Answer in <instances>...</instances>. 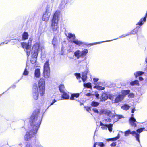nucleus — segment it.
I'll return each instance as SVG.
<instances>
[{
  "mask_svg": "<svg viewBox=\"0 0 147 147\" xmlns=\"http://www.w3.org/2000/svg\"><path fill=\"white\" fill-rule=\"evenodd\" d=\"M39 111L37 110L31 115L30 120V130L27 131L24 136V140L29 141L35 138L42 119V116H39Z\"/></svg>",
  "mask_w": 147,
  "mask_h": 147,
  "instance_id": "nucleus-1",
  "label": "nucleus"
},
{
  "mask_svg": "<svg viewBox=\"0 0 147 147\" xmlns=\"http://www.w3.org/2000/svg\"><path fill=\"white\" fill-rule=\"evenodd\" d=\"M60 13L58 11H57L55 13L52 20L51 28L53 31H56L58 28V17Z\"/></svg>",
  "mask_w": 147,
  "mask_h": 147,
  "instance_id": "nucleus-2",
  "label": "nucleus"
},
{
  "mask_svg": "<svg viewBox=\"0 0 147 147\" xmlns=\"http://www.w3.org/2000/svg\"><path fill=\"white\" fill-rule=\"evenodd\" d=\"M33 38L32 37L29 38L28 43L25 42H22L21 43V45L22 47L26 51L27 55L29 56L31 52V48L32 41Z\"/></svg>",
  "mask_w": 147,
  "mask_h": 147,
  "instance_id": "nucleus-3",
  "label": "nucleus"
},
{
  "mask_svg": "<svg viewBox=\"0 0 147 147\" xmlns=\"http://www.w3.org/2000/svg\"><path fill=\"white\" fill-rule=\"evenodd\" d=\"M52 10V8L51 6H47L46 11L43 13L42 17V20L43 21L47 22L49 20L51 14Z\"/></svg>",
  "mask_w": 147,
  "mask_h": 147,
  "instance_id": "nucleus-4",
  "label": "nucleus"
},
{
  "mask_svg": "<svg viewBox=\"0 0 147 147\" xmlns=\"http://www.w3.org/2000/svg\"><path fill=\"white\" fill-rule=\"evenodd\" d=\"M88 52V50L87 49H84L82 51L77 50L74 53V55L77 59L83 58L86 55Z\"/></svg>",
  "mask_w": 147,
  "mask_h": 147,
  "instance_id": "nucleus-5",
  "label": "nucleus"
},
{
  "mask_svg": "<svg viewBox=\"0 0 147 147\" xmlns=\"http://www.w3.org/2000/svg\"><path fill=\"white\" fill-rule=\"evenodd\" d=\"M43 75L45 78H47L50 76V69L49 60H47L45 63L44 66Z\"/></svg>",
  "mask_w": 147,
  "mask_h": 147,
  "instance_id": "nucleus-6",
  "label": "nucleus"
},
{
  "mask_svg": "<svg viewBox=\"0 0 147 147\" xmlns=\"http://www.w3.org/2000/svg\"><path fill=\"white\" fill-rule=\"evenodd\" d=\"M42 47L40 46V43L39 42L34 43L32 46L31 54L38 55L39 51L42 49Z\"/></svg>",
  "mask_w": 147,
  "mask_h": 147,
  "instance_id": "nucleus-7",
  "label": "nucleus"
},
{
  "mask_svg": "<svg viewBox=\"0 0 147 147\" xmlns=\"http://www.w3.org/2000/svg\"><path fill=\"white\" fill-rule=\"evenodd\" d=\"M109 98L112 101L113 103H117L123 100V97L121 94H118L116 96L111 95Z\"/></svg>",
  "mask_w": 147,
  "mask_h": 147,
  "instance_id": "nucleus-8",
  "label": "nucleus"
},
{
  "mask_svg": "<svg viewBox=\"0 0 147 147\" xmlns=\"http://www.w3.org/2000/svg\"><path fill=\"white\" fill-rule=\"evenodd\" d=\"M38 86L40 95L42 96L45 92V82L44 79H40L38 82Z\"/></svg>",
  "mask_w": 147,
  "mask_h": 147,
  "instance_id": "nucleus-9",
  "label": "nucleus"
},
{
  "mask_svg": "<svg viewBox=\"0 0 147 147\" xmlns=\"http://www.w3.org/2000/svg\"><path fill=\"white\" fill-rule=\"evenodd\" d=\"M100 114L104 115L109 117H113L114 114L110 110L108 109H101L100 111Z\"/></svg>",
  "mask_w": 147,
  "mask_h": 147,
  "instance_id": "nucleus-10",
  "label": "nucleus"
},
{
  "mask_svg": "<svg viewBox=\"0 0 147 147\" xmlns=\"http://www.w3.org/2000/svg\"><path fill=\"white\" fill-rule=\"evenodd\" d=\"M32 96L34 99L36 100L38 97V89L37 84H34L33 88Z\"/></svg>",
  "mask_w": 147,
  "mask_h": 147,
  "instance_id": "nucleus-11",
  "label": "nucleus"
},
{
  "mask_svg": "<svg viewBox=\"0 0 147 147\" xmlns=\"http://www.w3.org/2000/svg\"><path fill=\"white\" fill-rule=\"evenodd\" d=\"M124 133L125 136H128L130 134H131L133 136L135 135V137L137 140L140 142L139 134L136 133V131H132L131 132L130 129H128V130L125 131Z\"/></svg>",
  "mask_w": 147,
  "mask_h": 147,
  "instance_id": "nucleus-12",
  "label": "nucleus"
},
{
  "mask_svg": "<svg viewBox=\"0 0 147 147\" xmlns=\"http://www.w3.org/2000/svg\"><path fill=\"white\" fill-rule=\"evenodd\" d=\"M67 38L69 41L71 42H73V41L76 39L75 35L74 34H72L71 33H69L67 35H66Z\"/></svg>",
  "mask_w": 147,
  "mask_h": 147,
  "instance_id": "nucleus-13",
  "label": "nucleus"
},
{
  "mask_svg": "<svg viewBox=\"0 0 147 147\" xmlns=\"http://www.w3.org/2000/svg\"><path fill=\"white\" fill-rule=\"evenodd\" d=\"M89 73V71L88 70H86L84 71L82 73V79L83 82H85L86 80L87 76V75Z\"/></svg>",
  "mask_w": 147,
  "mask_h": 147,
  "instance_id": "nucleus-14",
  "label": "nucleus"
},
{
  "mask_svg": "<svg viewBox=\"0 0 147 147\" xmlns=\"http://www.w3.org/2000/svg\"><path fill=\"white\" fill-rule=\"evenodd\" d=\"M62 94L61 95L62 97L65 99H68L69 97V92L67 91H65L61 92Z\"/></svg>",
  "mask_w": 147,
  "mask_h": 147,
  "instance_id": "nucleus-15",
  "label": "nucleus"
},
{
  "mask_svg": "<svg viewBox=\"0 0 147 147\" xmlns=\"http://www.w3.org/2000/svg\"><path fill=\"white\" fill-rule=\"evenodd\" d=\"M31 62L32 64L34 63L36 61V58L38 55H35V54H31Z\"/></svg>",
  "mask_w": 147,
  "mask_h": 147,
  "instance_id": "nucleus-16",
  "label": "nucleus"
},
{
  "mask_svg": "<svg viewBox=\"0 0 147 147\" xmlns=\"http://www.w3.org/2000/svg\"><path fill=\"white\" fill-rule=\"evenodd\" d=\"M73 42L79 46L83 45H85L84 42L79 40L78 39H75L73 41Z\"/></svg>",
  "mask_w": 147,
  "mask_h": 147,
  "instance_id": "nucleus-17",
  "label": "nucleus"
},
{
  "mask_svg": "<svg viewBox=\"0 0 147 147\" xmlns=\"http://www.w3.org/2000/svg\"><path fill=\"white\" fill-rule=\"evenodd\" d=\"M136 122L135 119L133 117H131L129 119V122L130 124L132 126L134 127L136 126V124L135 123Z\"/></svg>",
  "mask_w": 147,
  "mask_h": 147,
  "instance_id": "nucleus-18",
  "label": "nucleus"
},
{
  "mask_svg": "<svg viewBox=\"0 0 147 147\" xmlns=\"http://www.w3.org/2000/svg\"><path fill=\"white\" fill-rule=\"evenodd\" d=\"M40 69L36 68L35 69L34 72V77L37 78H39L40 76Z\"/></svg>",
  "mask_w": 147,
  "mask_h": 147,
  "instance_id": "nucleus-19",
  "label": "nucleus"
},
{
  "mask_svg": "<svg viewBox=\"0 0 147 147\" xmlns=\"http://www.w3.org/2000/svg\"><path fill=\"white\" fill-rule=\"evenodd\" d=\"M107 99L108 96L107 94L105 93H103L100 98V101H105L107 100Z\"/></svg>",
  "mask_w": 147,
  "mask_h": 147,
  "instance_id": "nucleus-20",
  "label": "nucleus"
},
{
  "mask_svg": "<svg viewBox=\"0 0 147 147\" xmlns=\"http://www.w3.org/2000/svg\"><path fill=\"white\" fill-rule=\"evenodd\" d=\"M79 96V93H74L71 94V96L70 98V99L71 100H77L75 99V98H78Z\"/></svg>",
  "mask_w": 147,
  "mask_h": 147,
  "instance_id": "nucleus-21",
  "label": "nucleus"
},
{
  "mask_svg": "<svg viewBox=\"0 0 147 147\" xmlns=\"http://www.w3.org/2000/svg\"><path fill=\"white\" fill-rule=\"evenodd\" d=\"M144 72L143 71H138L135 72L134 73V74L136 78H137V77L142 76L143 75Z\"/></svg>",
  "mask_w": 147,
  "mask_h": 147,
  "instance_id": "nucleus-22",
  "label": "nucleus"
},
{
  "mask_svg": "<svg viewBox=\"0 0 147 147\" xmlns=\"http://www.w3.org/2000/svg\"><path fill=\"white\" fill-rule=\"evenodd\" d=\"M130 92V91L129 90H123L121 92L122 94H121V95L123 96V98L125 97Z\"/></svg>",
  "mask_w": 147,
  "mask_h": 147,
  "instance_id": "nucleus-23",
  "label": "nucleus"
},
{
  "mask_svg": "<svg viewBox=\"0 0 147 147\" xmlns=\"http://www.w3.org/2000/svg\"><path fill=\"white\" fill-rule=\"evenodd\" d=\"M100 125L101 126V128L102 129L105 130L107 129L108 124H104L101 122L100 121Z\"/></svg>",
  "mask_w": 147,
  "mask_h": 147,
  "instance_id": "nucleus-24",
  "label": "nucleus"
},
{
  "mask_svg": "<svg viewBox=\"0 0 147 147\" xmlns=\"http://www.w3.org/2000/svg\"><path fill=\"white\" fill-rule=\"evenodd\" d=\"M96 145H98V146L101 147H104V144L103 142H97L94 144L93 147H96Z\"/></svg>",
  "mask_w": 147,
  "mask_h": 147,
  "instance_id": "nucleus-25",
  "label": "nucleus"
},
{
  "mask_svg": "<svg viewBox=\"0 0 147 147\" xmlns=\"http://www.w3.org/2000/svg\"><path fill=\"white\" fill-rule=\"evenodd\" d=\"M52 44L54 47H55V46L57 45V39L55 37L53 40Z\"/></svg>",
  "mask_w": 147,
  "mask_h": 147,
  "instance_id": "nucleus-26",
  "label": "nucleus"
},
{
  "mask_svg": "<svg viewBox=\"0 0 147 147\" xmlns=\"http://www.w3.org/2000/svg\"><path fill=\"white\" fill-rule=\"evenodd\" d=\"M83 86L85 87H87L88 88H92L91 84L90 82L87 83H84Z\"/></svg>",
  "mask_w": 147,
  "mask_h": 147,
  "instance_id": "nucleus-27",
  "label": "nucleus"
},
{
  "mask_svg": "<svg viewBox=\"0 0 147 147\" xmlns=\"http://www.w3.org/2000/svg\"><path fill=\"white\" fill-rule=\"evenodd\" d=\"M59 89L61 92H63L66 91L64 86L63 85H61L59 87Z\"/></svg>",
  "mask_w": 147,
  "mask_h": 147,
  "instance_id": "nucleus-28",
  "label": "nucleus"
},
{
  "mask_svg": "<svg viewBox=\"0 0 147 147\" xmlns=\"http://www.w3.org/2000/svg\"><path fill=\"white\" fill-rule=\"evenodd\" d=\"M130 106L127 104H124V105L122 106L121 107V108L122 109L125 110H128Z\"/></svg>",
  "mask_w": 147,
  "mask_h": 147,
  "instance_id": "nucleus-29",
  "label": "nucleus"
},
{
  "mask_svg": "<svg viewBox=\"0 0 147 147\" xmlns=\"http://www.w3.org/2000/svg\"><path fill=\"white\" fill-rule=\"evenodd\" d=\"M28 33L24 32L22 35L23 39L24 40H26L28 39Z\"/></svg>",
  "mask_w": 147,
  "mask_h": 147,
  "instance_id": "nucleus-30",
  "label": "nucleus"
},
{
  "mask_svg": "<svg viewBox=\"0 0 147 147\" xmlns=\"http://www.w3.org/2000/svg\"><path fill=\"white\" fill-rule=\"evenodd\" d=\"M138 31V29L137 28H135L133 29L131 31L128 32L129 35L130 34H135L137 33Z\"/></svg>",
  "mask_w": 147,
  "mask_h": 147,
  "instance_id": "nucleus-31",
  "label": "nucleus"
},
{
  "mask_svg": "<svg viewBox=\"0 0 147 147\" xmlns=\"http://www.w3.org/2000/svg\"><path fill=\"white\" fill-rule=\"evenodd\" d=\"M94 88H96L98 90H102L105 89V88L99 85L96 86L94 87Z\"/></svg>",
  "mask_w": 147,
  "mask_h": 147,
  "instance_id": "nucleus-32",
  "label": "nucleus"
},
{
  "mask_svg": "<svg viewBox=\"0 0 147 147\" xmlns=\"http://www.w3.org/2000/svg\"><path fill=\"white\" fill-rule=\"evenodd\" d=\"M130 85L134 86V85H138L139 84L138 81L137 80H136L131 82L130 83Z\"/></svg>",
  "mask_w": 147,
  "mask_h": 147,
  "instance_id": "nucleus-33",
  "label": "nucleus"
},
{
  "mask_svg": "<svg viewBox=\"0 0 147 147\" xmlns=\"http://www.w3.org/2000/svg\"><path fill=\"white\" fill-rule=\"evenodd\" d=\"M113 126V124H108L107 128L108 129V130L110 132L112 131Z\"/></svg>",
  "mask_w": 147,
  "mask_h": 147,
  "instance_id": "nucleus-34",
  "label": "nucleus"
},
{
  "mask_svg": "<svg viewBox=\"0 0 147 147\" xmlns=\"http://www.w3.org/2000/svg\"><path fill=\"white\" fill-rule=\"evenodd\" d=\"M99 105V103L95 101H92L91 103V105L92 107H97Z\"/></svg>",
  "mask_w": 147,
  "mask_h": 147,
  "instance_id": "nucleus-35",
  "label": "nucleus"
},
{
  "mask_svg": "<svg viewBox=\"0 0 147 147\" xmlns=\"http://www.w3.org/2000/svg\"><path fill=\"white\" fill-rule=\"evenodd\" d=\"M110 117H109L107 118H105V119L103 120V122H105V123L110 122L111 121Z\"/></svg>",
  "mask_w": 147,
  "mask_h": 147,
  "instance_id": "nucleus-36",
  "label": "nucleus"
},
{
  "mask_svg": "<svg viewBox=\"0 0 147 147\" xmlns=\"http://www.w3.org/2000/svg\"><path fill=\"white\" fill-rule=\"evenodd\" d=\"M119 138V136H117V137H116L114 138L108 139H107V140L108 141H111V140L113 141H115V140H117Z\"/></svg>",
  "mask_w": 147,
  "mask_h": 147,
  "instance_id": "nucleus-37",
  "label": "nucleus"
},
{
  "mask_svg": "<svg viewBox=\"0 0 147 147\" xmlns=\"http://www.w3.org/2000/svg\"><path fill=\"white\" fill-rule=\"evenodd\" d=\"M115 39H113V40H107V41H103V42H96V43H90V44L89 45H95V44H100V43H102V42H109V41H112L113 40H115Z\"/></svg>",
  "mask_w": 147,
  "mask_h": 147,
  "instance_id": "nucleus-38",
  "label": "nucleus"
},
{
  "mask_svg": "<svg viewBox=\"0 0 147 147\" xmlns=\"http://www.w3.org/2000/svg\"><path fill=\"white\" fill-rule=\"evenodd\" d=\"M29 73V71H28V70H27V69H26V68L25 69L23 73V75H24V76H27L28 74Z\"/></svg>",
  "mask_w": 147,
  "mask_h": 147,
  "instance_id": "nucleus-39",
  "label": "nucleus"
},
{
  "mask_svg": "<svg viewBox=\"0 0 147 147\" xmlns=\"http://www.w3.org/2000/svg\"><path fill=\"white\" fill-rule=\"evenodd\" d=\"M128 35H129V34L128 33H127V34H123V35L120 36L118 38H116V39H119V38H123V37H125Z\"/></svg>",
  "mask_w": 147,
  "mask_h": 147,
  "instance_id": "nucleus-40",
  "label": "nucleus"
},
{
  "mask_svg": "<svg viewBox=\"0 0 147 147\" xmlns=\"http://www.w3.org/2000/svg\"><path fill=\"white\" fill-rule=\"evenodd\" d=\"M75 76L76 77V78L78 79H79L80 78L81 75L80 74L76 73L75 74Z\"/></svg>",
  "mask_w": 147,
  "mask_h": 147,
  "instance_id": "nucleus-41",
  "label": "nucleus"
},
{
  "mask_svg": "<svg viewBox=\"0 0 147 147\" xmlns=\"http://www.w3.org/2000/svg\"><path fill=\"white\" fill-rule=\"evenodd\" d=\"M113 117H116V118H118V119H120L123 118V116L122 115H115L114 114V116H113Z\"/></svg>",
  "mask_w": 147,
  "mask_h": 147,
  "instance_id": "nucleus-42",
  "label": "nucleus"
},
{
  "mask_svg": "<svg viewBox=\"0 0 147 147\" xmlns=\"http://www.w3.org/2000/svg\"><path fill=\"white\" fill-rule=\"evenodd\" d=\"M144 129H145V128H140V129H138L137 130V131L138 132L140 133V132H142L144 130Z\"/></svg>",
  "mask_w": 147,
  "mask_h": 147,
  "instance_id": "nucleus-43",
  "label": "nucleus"
},
{
  "mask_svg": "<svg viewBox=\"0 0 147 147\" xmlns=\"http://www.w3.org/2000/svg\"><path fill=\"white\" fill-rule=\"evenodd\" d=\"M84 107L86 108V110L88 111H89L91 110V108L90 107L86 106Z\"/></svg>",
  "mask_w": 147,
  "mask_h": 147,
  "instance_id": "nucleus-44",
  "label": "nucleus"
},
{
  "mask_svg": "<svg viewBox=\"0 0 147 147\" xmlns=\"http://www.w3.org/2000/svg\"><path fill=\"white\" fill-rule=\"evenodd\" d=\"M94 95L98 98H99V94H98V92H95V93Z\"/></svg>",
  "mask_w": 147,
  "mask_h": 147,
  "instance_id": "nucleus-45",
  "label": "nucleus"
},
{
  "mask_svg": "<svg viewBox=\"0 0 147 147\" xmlns=\"http://www.w3.org/2000/svg\"><path fill=\"white\" fill-rule=\"evenodd\" d=\"M116 142H114L111 144V146L112 147L115 146H116Z\"/></svg>",
  "mask_w": 147,
  "mask_h": 147,
  "instance_id": "nucleus-46",
  "label": "nucleus"
},
{
  "mask_svg": "<svg viewBox=\"0 0 147 147\" xmlns=\"http://www.w3.org/2000/svg\"><path fill=\"white\" fill-rule=\"evenodd\" d=\"M93 111L94 112H95V113H98V110L96 109V108H94L93 109Z\"/></svg>",
  "mask_w": 147,
  "mask_h": 147,
  "instance_id": "nucleus-47",
  "label": "nucleus"
},
{
  "mask_svg": "<svg viewBox=\"0 0 147 147\" xmlns=\"http://www.w3.org/2000/svg\"><path fill=\"white\" fill-rule=\"evenodd\" d=\"M26 147H32V146L30 143H28L26 145Z\"/></svg>",
  "mask_w": 147,
  "mask_h": 147,
  "instance_id": "nucleus-48",
  "label": "nucleus"
},
{
  "mask_svg": "<svg viewBox=\"0 0 147 147\" xmlns=\"http://www.w3.org/2000/svg\"><path fill=\"white\" fill-rule=\"evenodd\" d=\"M134 96V95L132 93H130L129 95V96L130 97H133Z\"/></svg>",
  "mask_w": 147,
  "mask_h": 147,
  "instance_id": "nucleus-49",
  "label": "nucleus"
},
{
  "mask_svg": "<svg viewBox=\"0 0 147 147\" xmlns=\"http://www.w3.org/2000/svg\"><path fill=\"white\" fill-rule=\"evenodd\" d=\"M93 80L94 82H96L99 79L98 78H93Z\"/></svg>",
  "mask_w": 147,
  "mask_h": 147,
  "instance_id": "nucleus-50",
  "label": "nucleus"
},
{
  "mask_svg": "<svg viewBox=\"0 0 147 147\" xmlns=\"http://www.w3.org/2000/svg\"><path fill=\"white\" fill-rule=\"evenodd\" d=\"M56 102V101L55 100V99H54L53 101V102L50 103V106L53 105L54 103H55Z\"/></svg>",
  "mask_w": 147,
  "mask_h": 147,
  "instance_id": "nucleus-51",
  "label": "nucleus"
},
{
  "mask_svg": "<svg viewBox=\"0 0 147 147\" xmlns=\"http://www.w3.org/2000/svg\"><path fill=\"white\" fill-rule=\"evenodd\" d=\"M91 95V94L90 93H87L86 94V95L87 96H89Z\"/></svg>",
  "mask_w": 147,
  "mask_h": 147,
  "instance_id": "nucleus-52",
  "label": "nucleus"
},
{
  "mask_svg": "<svg viewBox=\"0 0 147 147\" xmlns=\"http://www.w3.org/2000/svg\"><path fill=\"white\" fill-rule=\"evenodd\" d=\"M143 78L142 77H139V80H140V81H142V80H143Z\"/></svg>",
  "mask_w": 147,
  "mask_h": 147,
  "instance_id": "nucleus-53",
  "label": "nucleus"
},
{
  "mask_svg": "<svg viewBox=\"0 0 147 147\" xmlns=\"http://www.w3.org/2000/svg\"><path fill=\"white\" fill-rule=\"evenodd\" d=\"M18 145L21 147H22L23 145L22 143H20L18 144Z\"/></svg>",
  "mask_w": 147,
  "mask_h": 147,
  "instance_id": "nucleus-54",
  "label": "nucleus"
},
{
  "mask_svg": "<svg viewBox=\"0 0 147 147\" xmlns=\"http://www.w3.org/2000/svg\"><path fill=\"white\" fill-rule=\"evenodd\" d=\"M135 111V109H133L132 110L131 112L132 113H133Z\"/></svg>",
  "mask_w": 147,
  "mask_h": 147,
  "instance_id": "nucleus-55",
  "label": "nucleus"
},
{
  "mask_svg": "<svg viewBox=\"0 0 147 147\" xmlns=\"http://www.w3.org/2000/svg\"><path fill=\"white\" fill-rule=\"evenodd\" d=\"M145 61L147 63V57H146L145 59Z\"/></svg>",
  "mask_w": 147,
  "mask_h": 147,
  "instance_id": "nucleus-56",
  "label": "nucleus"
},
{
  "mask_svg": "<svg viewBox=\"0 0 147 147\" xmlns=\"http://www.w3.org/2000/svg\"><path fill=\"white\" fill-rule=\"evenodd\" d=\"M45 55H42L41 57H42V58L43 57L44 58L45 57Z\"/></svg>",
  "mask_w": 147,
  "mask_h": 147,
  "instance_id": "nucleus-57",
  "label": "nucleus"
},
{
  "mask_svg": "<svg viewBox=\"0 0 147 147\" xmlns=\"http://www.w3.org/2000/svg\"><path fill=\"white\" fill-rule=\"evenodd\" d=\"M15 87H16L15 85H13L11 87H12L13 88H14Z\"/></svg>",
  "mask_w": 147,
  "mask_h": 147,
  "instance_id": "nucleus-58",
  "label": "nucleus"
},
{
  "mask_svg": "<svg viewBox=\"0 0 147 147\" xmlns=\"http://www.w3.org/2000/svg\"><path fill=\"white\" fill-rule=\"evenodd\" d=\"M80 105H82L83 104V103H82L81 102H80Z\"/></svg>",
  "mask_w": 147,
  "mask_h": 147,
  "instance_id": "nucleus-59",
  "label": "nucleus"
},
{
  "mask_svg": "<svg viewBox=\"0 0 147 147\" xmlns=\"http://www.w3.org/2000/svg\"><path fill=\"white\" fill-rule=\"evenodd\" d=\"M133 115H134L133 114H132V115H131V117H133Z\"/></svg>",
  "mask_w": 147,
  "mask_h": 147,
  "instance_id": "nucleus-60",
  "label": "nucleus"
},
{
  "mask_svg": "<svg viewBox=\"0 0 147 147\" xmlns=\"http://www.w3.org/2000/svg\"><path fill=\"white\" fill-rule=\"evenodd\" d=\"M38 147H41L40 146H39Z\"/></svg>",
  "mask_w": 147,
  "mask_h": 147,
  "instance_id": "nucleus-61",
  "label": "nucleus"
},
{
  "mask_svg": "<svg viewBox=\"0 0 147 147\" xmlns=\"http://www.w3.org/2000/svg\"><path fill=\"white\" fill-rule=\"evenodd\" d=\"M79 82H81V81H80H80H79Z\"/></svg>",
  "mask_w": 147,
  "mask_h": 147,
  "instance_id": "nucleus-62",
  "label": "nucleus"
},
{
  "mask_svg": "<svg viewBox=\"0 0 147 147\" xmlns=\"http://www.w3.org/2000/svg\"><path fill=\"white\" fill-rule=\"evenodd\" d=\"M146 70H147V69H146Z\"/></svg>",
  "mask_w": 147,
  "mask_h": 147,
  "instance_id": "nucleus-63",
  "label": "nucleus"
}]
</instances>
